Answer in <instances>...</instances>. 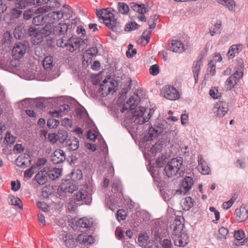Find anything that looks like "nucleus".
<instances>
[{"label": "nucleus", "instance_id": "nucleus-1", "mask_svg": "<svg viewBox=\"0 0 248 248\" xmlns=\"http://www.w3.org/2000/svg\"><path fill=\"white\" fill-rule=\"evenodd\" d=\"M140 99L139 94H134L131 96L122 106L120 110L122 113H128L131 111V119L135 124H144L147 122L153 114L154 110L148 109L143 107H139L138 109L135 110L139 104Z\"/></svg>", "mask_w": 248, "mask_h": 248}, {"label": "nucleus", "instance_id": "nucleus-2", "mask_svg": "<svg viewBox=\"0 0 248 248\" xmlns=\"http://www.w3.org/2000/svg\"><path fill=\"white\" fill-rule=\"evenodd\" d=\"M87 39L82 40L79 37L72 36L68 39L61 38L56 41V45L58 47L65 48L70 52H73L77 49H83L87 46Z\"/></svg>", "mask_w": 248, "mask_h": 248}, {"label": "nucleus", "instance_id": "nucleus-3", "mask_svg": "<svg viewBox=\"0 0 248 248\" xmlns=\"http://www.w3.org/2000/svg\"><path fill=\"white\" fill-rule=\"evenodd\" d=\"M71 109V107L68 104H64L60 105L58 110L49 111L50 117L48 118L46 124H72L71 119L64 117L63 115L66 114Z\"/></svg>", "mask_w": 248, "mask_h": 248}, {"label": "nucleus", "instance_id": "nucleus-4", "mask_svg": "<svg viewBox=\"0 0 248 248\" xmlns=\"http://www.w3.org/2000/svg\"><path fill=\"white\" fill-rule=\"evenodd\" d=\"M96 15L99 19H102L104 24L113 31L120 32L122 31L121 23L114 17V15L108 8L96 10Z\"/></svg>", "mask_w": 248, "mask_h": 248}, {"label": "nucleus", "instance_id": "nucleus-5", "mask_svg": "<svg viewBox=\"0 0 248 248\" xmlns=\"http://www.w3.org/2000/svg\"><path fill=\"white\" fill-rule=\"evenodd\" d=\"M183 159L181 157H177L171 159L166 165L164 170L169 178L173 177L179 175L180 176L183 173Z\"/></svg>", "mask_w": 248, "mask_h": 248}, {"label": "nucleus", "instance_id": "nucleus-6", "mask_svg": "<svg viewBox=\"0 0 248 248\" xmlns=\"http://www.w3.org/2000/svg\"><path fill=\"white\" fill-rule=\"evenodd\" d=\"M118 86V82L110 77L105 78L100 85L99 93L103 97L113 94Z\"/></svg>", "mask_w": 248, "mask_h": 248}, {"label": "nucleus", "instance_id": "nucleus-7", "mask_svg": "<svg viewBox=\"0 0 248 248\" xmlns=\"http://www.w3.org/2000/svg\"><path fill=\"white\" fill-rule=\"evenodd\" d=\"M243 76V68L241 65L238 67L236 71L230 76L225 82L224 88L226 91H230L238 84Z\"/></svg>", "mask_w": 248, "mask_h": 248}, {"label": "nucleus", "instance_id": "nucleus-8", "mask_svg": "<svg viewBox=\"0 0 248 248\" xmlns=\"http://www.w3.org/2000/svg\"><path fill=\"white\" fill-rule=\"evenodd\" d=\"M29 47V44L26 41L16 43L12 49L13 57L16 59L21 58L26 53Z\"/></svg>", "mask_w": 248, "mask_h": 248}, {"label": "nucleus", "instance_id": "nucleus-9", "mask_svg": "<svg viewBox=\"0 0 248 248\" xmlns=\"http://www.w3.org/2000/svg\"><path fill=\"white\" fill-rule=\"evenodd\" d=\"M78 123L82 124H94L93 120L89 117L88 114L83 107L78 108L76 110V116Z\"/></svg>", "mask_w": 248, "mask_h": 248}, {"label": "nucleus", "instance_id": "nucleus-10", "mask_svg": "<svg viewBox=\"0 0 248 248\" xmlns=\"http://www.w3.org/2000/svg\"><path fill=\"white\" fill-rule=\"evenodd\" d=\"M161 93L165 98L170 100H175L179 97V92L176 88L170 85L164 87Z\"/></svg>", "mask_w": 248, "mask_h": 248}, {"label": "nucleus", "instance_id": "nucleus-11", "mask_svg": "<svg viewBox=\"0 0 248 248\" xmlns=\"http://www.w3.org/2000/svg\"><path fill=\"white\" fill-rule=\"evenodd\" d=\"M91 196L88 192L83 189H81L77 191L74 195V199L76 202H80L81 204H89L91 202Z\"/></svg>", "mask_w": 248, "mask_h": 248}, {"label": "nucleus", "instance_id": "nucleus-12", "mask_svg": "<svg viewBox=\"0 0 248 248\" xmlns=\"http://www.w3.org/2000/svg\"><path fill=\"white\" fill-rule=\"evenodd\" d=\"M78 188V186L75 181L72 180H65L62 182L60 189L65 193H72Z\"/></svg>", "mask_w": 248, "mask_h": 248}, {"label": "nucleus", "instance_id": "nucleus-13", "mask_svg": "<svg viewBox=\"0 0 248 248\" xmlns=\"http://www.w3.org/2000/svg\"><path fill=\"white\" fill-rule=\"evenodd\" d=\"M184 224L182 223L180 217H177L170 225L171 238L183 232Z\"/></svg>", "mask_w": 248, "mask_h": 248}, {"label": "nucleus", "instance_id": "nucleus-14", "mask_svg": "<svg viewBox=\"0 0 248 248\" xmlns=\"http://www.w3.org/2000/svg\"><path fill=\"white\" fill-rule=\"evenodd\" d=\"M28 32L30 36L31 37V42L34 45H38L41 43L45 38L39 30L34 27H30L28 29Z\"/></svg>", "mask_w": 248, "mask_h": 248}, {"label": "nucleus", "instance_id": "nucleus-15", "mask_svg": "<svg viewBox=\"0 0 248 248\" xmlns=\"http://www.w3.org/2000/svg\"><path fill=\"white\" fill-rule=\"evenodd\" d=\"M213 110L217 117H222L228 111V105L225 102L219 101L215 104Z\"/></svg>", "mask_w": 248, "mask_h": 248}, {"label": "nucleus", "instance_id": "nucleus-16", "mask_svg": "<svg viewBox=\"0 0 248 248\" xmlns=\"http://www.w3.org/2000/svg\"><path fill=\"white\" fill-rule=\"evenodd\" d=\"M171 239L176 246L185 247L189 242V236L185 232H184L178 235L172 236Z\"/></svg>", "mask_w": 248, "mask_h": 248}, {"label": "nucleus", "instance_id": "nucleus-17", "mask_svg": "<svg viewBox=\"0 0 248 248\" xmlns=\"http://www.w3.org/2000/svg\"><path fill=\"white\" fill-rule=\"evenodd\" d=\"M193 184V179L191 177H186L183 181L180 189L176 191V193L177 194H185L191 188Z\"/></svg>", "mask_w": 248, "mask_h": 248}, {"label": "nucleus", "instance_id": "nucleus-18", "mask_svg": "<svg viewBox=\"0 0 248 248\" xmlns=\"http://www.w3.org/2000/svg\"><path fill=\"white\" fill-rule=\"evenodd\" d=\"M169 49L174 52L181 53L184 50L183 43L178 40H172L169 43Z\"/></svg>", "mask_w": 248, "mask_h": 248}, {"label": "nucleus", "instance_id": "nucleus-19", "mask_svg": "<svg viewBox=\"0 0 248 248\" xmlns=\"http://www.w3.org/2000/svg\"><path fill=\"white\" fill-rule=\"evenodd\" d=\"M53 26V35H64L67 31L68 26L67 24L63 22H61L59 24Z\"/></svg>", "mask_w": 248, "mask_h": 248}, {"label": "nucleus", "instance_id": "nucleus-20", "mask_svg": "<svg viewBox=\"0 0 248 248\" xmlns=\"http://www.w3.org/2000/svg\"><path fill=\"white\" fill-rule=\"evenodd\" d=\"M48 168L45 167L43 169L39 171L35 176V179L40 185L45 184L47 180V171Z\"/></svg>", "mask_w": 248, "mask_h": 248}, {"label": "nucleus", "instance_id": "nucleus-21", "mask_svg": "<svg viewBox=\"0 0 248 248\" xmlns=\"http://www.w3.org/2000/svg\"><path fill=\"white\" fill-rule=\"evenodd\" d=\"M235 217L238 222H242L248 218V209L245 207H241L235 210Z\"/></svg>", "mask_w": 248, "mask_h": 248}, {"label": "nucleus", "instance_id": "nucleus-22", "mask_svg": "<svg viewBox=\"0 0 248 248\" xmlns=\"http://www.w3.org/2000/svg\"><path fill=\"white\" fill-rule=\"evenodd\" d=\"M198 169L200 172L202 174H209L210 169L207 165V162L203 159L201 155L198 156Z\"/></svg>", "mask_w": 248, "mask_h": 248}, {"label": "nucleus", "instance_id": "nucleus-23", "mask_svg": "<svg viewBox=\"0 0 248 248\" xmlns=\"http://www.w3.org/2000/svg\"><path fill=\"white\" fill-rule=\"evenodd\" d=\"M164 125H151V126L149 128V134L152 140L162 133L163 129L161 126Z\"/></svg>", "mask_w": 248, "mask_h": 248}, {"label": "nucleus", "instance_id": "nucleus-24", "mask_svg": "<svg viewBox=\"0 0 248 248\" xmlns=\"http://www.w3.org/2000/svg\"><path fill=\"white\" fill-rule=\"evenodd\" d=\"M65 146L69 150L75 151L79 147L78 140L74 137H70L66 140Z\"/></svg>", "mask_w": 248, "mask_h": 248}, {"label": "nucleus", "instance_id": "nucleus-25", "mask_svg": "<svg viewBox=\"0 0 248 248\" xmlns=\"http://www.w3.org/2000/svg\"><path fill=\"white\" fill-rule=\"evenodd\" d=\"M65 159L64 152L61 149H57L52 156V161L54 164H59L62 162Z\"/></svg>", "mask_w": 248, "mask_h": 248}, {"label": "nucleus", "instance_id": "nucleus-26", "mask_svg": "<svg viewBox=\"0 0 248 248\" xmlns=\"http://www.w3.org/2000/svg\"><path fill=\"white\" fill-rule=\"evenodd\" d=\"M61 236L67 247L72 248L75 247V242L72 234L63 232Z\"/></svg>", "mask_w": 248, "mask_h": 248}, {"label": "nucleus", "instance_id": "nucleus-27", "mask_svg": "<svg viewBox=\"0 0 248 248\" xmlns=\"http://www.w3.org/2000/svg\"><path fill=\"white\" fill-rule=\"evenodd\" d=\"M26 33L25 25L24 24L18 25L15 28L14 34L15 37L18 39L23 38Z\"/></svg>", "mask_w": 248, "mask_h": 248}, {"label": "nucleus", "instance_id": "nucleus-28", "mask_svg": "<svg viewBox=\"0 0 248 248\" xmlns=\"http://www.w3.org/2000/svg\"><path fill=\"white\" fill-rule=\"evenodd\" d=\"M20 76L21 78L26 80H32L35 78L34 73L30 68H24L21 69Z\"/></svg>", "mask_w": 248, "mask_h": 248}, {"label": "nucleus", "instance_id": "nucleus-29", "mask_svg": "<svg viewBox=\"0 0 248 248\" xmlns=\"http://www.w3.org/2000/svg\"><path fill=\"white\" fill-rule=\"evenodd\" d=\"M94 238L92 235L80 234L78 235L77 240L80 244L88 245L94 243Z\"/></svg>", "mask_w": 248, "mask_h": 248}, {"label": "nucleus", "instance_id": "nucleus-30", "mask_svg": "<svg viewBox=\"0 0 248 248\" xmlns=\"http://www.w3.org/2000/svg\"><path fill=\"white\" fill-rule=\"evenodd\" d=\"M30 161L29 156H26L25 155H21L17 158L16 164L19 167L25 168L29 165Z\"/></svg>", "mask_w": 248, "mask_h": 248}, {"label": "nucleus", "instance_id": "nucleus-31", "mask_svg": "<svg viewBox=\"0 0 248 248\" xmlns=\"http://www.w3.org/2000/svg\"><path fill=\"white\" fill-rule=\"evenodd\" d=\"M62 169L59 168H52L47 171L48 177L51 180H55L60 177L62 173Z\"/></svg>", "mask_w": 248, "mask_h": 248}, {"label": "nucleus", "instance_id": "nucleus-32", "mask_svg": "<svg viewBox=\"0 0 248 248\" xmlns=\"http://www.w3.org/2000/svg\"><path fill=\"white\" fill-rule=\"evenodd\" d=\"M47 24L39 31L44 37L50 35H53V26L51 23L46 22Z\"/></svg>", "mask_w": 248, "mask_h": 248}, {"label": "nucleus", "instance_id": "nucleus-33", "mask_svg": "<svg viewBox=\"0 0 248 248\" xmlns=\"http://www.w3.org/2000/svg\"><path fill=\"white\" fill-rule=\"evenodd\" d=\"M131 8L135 12H137L141 15H144L148 12L147 8L143 4H138L135 3H131Z\"/></svg>", "mask_w": 248, "mask_h": 248}, {"label": "nucleus", "instance_id": "nucleus-34", "mask_svg": "<svg viewBox=\"0 0 248 248\" xmlns=\"http://www.w3.org/2000/svg\"><path fill=\"white\" fill-rule=\"evenodd\" d=\"M46 17V15H39L33 18L32 23L35 26L43 25L45 23L48 22L47 18Z\"/></svg>", "mask_w": 248, "mask_h": 248}, {"label": "nucleus", "instance_id": "nucleus-35", "mask_svg": "<svg viewBox=\"0 0 248 248\" xmlns=\"http://www.w3.org/2000/svg\"><path fill=\"white\" fill-rule=\"evenodd\" d=\"M14 2L16 8L20 9H25L28 6L31 5V0H15Z\"/></svg>", "mask_w": 248, "mask_h": 248}, {"label": "nucleus", "instance_id": "nucleus-36", "mask_svg": "<svg viewBox=\"0 0 248 248\" xmlns=\"http://www.w3.org/2000/svg\"><path fill=\"white\" fill-rule=\"evenodd\" d=\"M43 65L46 70L51 69L54 66L53 58L51 56L45 57L42 62Z\"/></svg>", "mask_w": 248, "mask_h": 248}, {"label": "nucleus", "instance_id": "nucleus-37", "mask_svg": "<svg viewBox=\"0 0 248 248\" xmlns=\"http://www.w3.org/2000/svg\"><path fill=\"white\" fill-rule=\"evenodd\" d=\"M221 26V22L217 21L215 25L211 27L209 31L211 36H213L216 34L220 33Z\"/></svg>", "mask_w": 248, "mask_h": 248}, {"label": "nucleus", "instance_id": "nucleus-38", "mask_svg": "<svg viewBox=\"0 0 248 248\" xmlns=\"http://www.w3.org/2000/svg\"><path fill=\"white\" fill-rule=\"evenodd\" d=\"M34 99L32 98H26L20 102V105L24 108H32L33 106Z\"/></svg>", "mask_w": 248, "mask_h": 248}, {"label": "nucleus", "instance_id": "nucleus-39", "mask_svg": "<svg viewBox=\"0 0 248 248\" xmlns=\"http://www.w3.org/2000/svg\"><path fill=\"white\" fill-rule=\"evenodd\" d=\"M9 203L11 205L17 206L20 208H21L22 207L21 200L18 197L13 195L9 196Z\"/></svg>", "mask_w": 248, "mask_h": 248}, {"label": "nucleus", "instance_id": "nucleus-40", "mask_svg": "<svg viewBox=\"0 0 248 248\" xmlns=\"http://www.w3.org/2000/svg\"><path fill=\"white\" fill-rule=\"evenodd\" d=\"M193 200L190 197H186L182 203V207L185 210H188L193 206Z\"/></svg>", "mask_w": 248, "mask_h": 248}, {"label": "nucleus", "instance_id": "nucleus-41", "mask_svg": "<svg viewBox=\"0 0 248 248\" xmlns=\"http://www.w3.org/2000/svg\"><path fill=\"white\" fill-rule=\"evenodd\" d=\"M46 163V159L44 158H39L32 165L37 171L41 169Z\"/></svg>", "mask_w": 248, "mask_h": 248}, {"label": "nucleus", "instance_id": "nucleus-42", "mask_svg": "<svg viewBox=\"0 0 248 248\" xmlns=\"http://www.w3.org/2000/svg\"><path fill=\"white\" fill-rule=\"evenodd\" d=\"M200 69V62H196L194 63L192 71L195 78V82L197 83L198 80V74Z\"/></svg>", "mask_w": 248, "mask_h": 248}, {"label": "nucleus", "instance_id": "nucleus-43", "mask_svg": "<svg viewBox=\"0 0 248 248\" xmlns=\"http://www.w3.org/2000/svg\"><path fill=\"white\" fill-rule=\"evenodd\" d=\"M118 9L121 14H126L129 11V7L126 3L119 2L118 4Z\"/></svg>", "mask_w": 248, "mask_h": 248}, {"label": "nucleus", "instance_id": "nucleus-44", "mask_svg": "<svg viewBox=\"0 0 248 248\" xmlns=\"http://www.w3.org/2000/svg\"><path fill=\"white\" fill-rule=\"evenodd\" d=\"M57 135L58 136V140L61 143H64L67 140V132L65 130H61Z\"/></svg>", "mask_w": 248, "mask_h": 248}, {"label": "nucleus", "instance_id": "nucleus-45", "mask_svg": "<svg viewBox=\"0 0 248 248\" xmlns=\"http://www.w3.org/2000/svg\"><path fill=\"white\" fill-rule=\"evenodd\" d=\"M78 225L81 228H88L90 227V222L88 219L82 218L78 220Z\"/></svg>", "mask_w": 248, "mask_h": 248}, {"label": "nucleus", "instance_id": "nucleus-46", "mask_svg": "<svg viewBox=\"0 0 248 248\" xmlns=\"http://www.w3.org/2000/svg\"><path fill=\"white\" fill-rule=\"evenodd\" d=\"M46 18H47L48 22L51 23V24L54 21L59 20V19L57 17V14L55 12L49 13L47 15H46Z\"/></svg>", "mask_w": 248, "mask_h": 248}, {"label": "nucleus", "instance_id": "nucleus-47", "mask_svg": "<svg viewBox=\"0 0 248 248\" xmlns=\"http://www.w3.org/2000/svg\"><path fill=\"white\" fill-rule=\"evenodd\" d=\"M98 53V50L96 46H93L89 49L86 50L85 55H88L90 56V59L95 56Z\"/></svg>", "mask_w": 248, "mask_h": 248}, {"label": "nucleus", "instance_id": "nucleus-48", "mask_svg": "<svg viewBox=\"0 0 248 248\" xmlns=\"http://www.w3.org/2000/svg\"><path fill=\"white\" fill-rule=\"evenodd\" d=\"M72 180L78 181L80 180L82 178V172L79 170H77L71 173Z\"/></svg>", "mask_w": 248, "mask_h": 248}, {"label": "nucleus", "instance_id": "nucleus-49", "mask_svg": "<svg viewBox=\"0 0 248 248\" xmlns=\"http://www.w3.org/2000/svg\"><path fill=\"white\" fill-rule=\"evenodd\" d=\"M223 6L227 7L229 10L231 11H235V8L236 6L235 2L233 0H226Z\"/></svg>", "mask_w": 248, "mask_h": 248}, {"label": "nucleus", "instance_id": "nucleus-50", "mask_svg": "<svg viewBox=\"0 0 248 248\" xmlns=\"http://www.w3.org/2000/svg\"><path fill=\"white\" fill-rule=\"evenodd\" d=\"M37 171V170L35 169L34 167L32 166L30 168L25 171L24 177L28 178H31L33 174Z\"/></svg>", "mask_w": 248, "mask_h": 248}, {"label": "nucleus", "instance_id": "nucleus-51", "mask_svg": "<svg viewBox=\"0 0 248 248\" xmlns=\"http://www.w3.org/2000/svg\"><path fill=\"white\" fill-rule=\"evenodd\" d=\"M139 26L138 24L135 22L130 23H127L125 26L124 30L126 31H130L136 30Z\"/></svg>", "mask_w": 248, "mask_h": 248}, {"label": "nucleus", "instance_id": "nucleus-52", "mask_svg": "<svg viewBox=\"0 0 248 248\" xmlns=\"http://www.w3.org/2000/svg\"><path fill=\"white\" fill-rule=\"evenodd\" d=\"M235 201L236 198L232 197L228 201L224 202L222 204L223 208L226 210L229 209Z\"/></svg>", "mask_w": 248, "mask_h": 248}, {"label": "nucleus", "instance_id": "nucleus-53", "mask_svg": "<svg viewBox=\"0 0 248 248\" xmlns=\"http://www.w3.org/2000/svg\"><path fill=\"white\" fill-rule=\"evenodd\" d=\"M148 239H149V237L148 236V235L146 234L141 233L139 236L138 239L139 242L141 243V244L140 245L142 247H145V245H144V244L147 243H146V242L147 241Z\"/></svg>", "mask_w": 248, "mask_h": 248}, {"label": "nucleus", "instance_id": "nucleus-54", "mask_svg": "<svg viewBox=\"0 0 248 248\" xmlns=\"http://www.w3.org/2000/svg\"><path fill=\"white\" fill-rule=\"evenodd\" d=\"M46 3L47 7H49L50 8H59L61 6L60 3L57 0H48Z\"/></svg>", "mask_w": 248, "mask_h": 248}, {"label": "nucleus", "instance_id": "nucleus-55", "mask_svg": "<svg viewBox=\"0 0 248 248\" xmlns=\"http://www.w3.org/2000/svg\"><path fill=\"white\" fill-rule=\"evenodd\" d=\"M219 236V237L220 238H226L228 234V230L223 227H221L218 230Z\"/></svg>", "mask_w": 248, "mask_h": 248}, {"label": "nucleus", "instance_id": "nucleus-56", "mask_svg": "<svg viewBox=\"0 0 248 248\" xmlns=\"http://www.w3.org/2000/svg\"><path fill=\"white\" fill-rule=\"evenodd\" d=\"M15 138L9 132H7L4 138V142L7 144H13L15 142Z\"/></svg>", "mask_w": 248, "mask_h": 248}, {"label": "nucleus", "instance_id": "nucleus-57", "mask_svg": "<svg viewBox=\"0 0 248 248\" xmlns=\"http://www.w3.org/2000/svg\"><path fill=\"white\" fill-rule=\"evenodd\" d=\"M150 74L153 76L157 75L159 72V66L157 64H154L149 69Z\"/></svg>", "mask_w": 248, "mask_h": 248}, {"label": "nucleus", "instance_id": "nucleus-58", "mask_svg": "<svg viewBox=\"0 0 248 248\" xmlns=\"http://www.w3.org/2000/svg\"><path fill=\"white\" fill-rule=\"evenodd\" d=\"M34 16V12L33 10L31 9L24 11L23 13V18L25 20L31 19Z\"/></svg>", "mask_w": 248, "mask_h": 248}, {"label": "nucleus", "instance_id": "nucleus-59", "mask_svg": "<svg viewBox=\"0 0 248 248\" xmlns=\"http://www.w3.org/2000/svg\"><path fill=\"white\" fill-rule=\"evenodd\" d=\"M238 48L236 46H232L230 48L227 55L229 58H232L234 56V54L237 52Z\"/></svg>", "mask_w": 248, "mask_h": 248}, {"label": "nucleus", "instance_id": "nucleus-60", "mask_svg": "<svg viewBox=\"0 0 248 248\" xmlns=\"http://www.w3.org/2000/svg\"><path fill=\"white\" fill-rule=\"evenodd\" d=\"M98 136L95 131L89 130L87 133V138L91 141H95Z\"/></svg>", "mask_w": 248, "mask_h": 248}, {"label": "nucleus", "instance_id": "nucleus-61", "mask_svg": "<svg viewBox=\"0 0 248 248\" xmlns=\"http://www.w3.org/2000/svg\"><path fill=\"white\" fill-rule=\"evenodd\" d=\"M245 236V233L242 230H238L235 232L234 234V238L237 240H242Z\"/></svg>", "mask_w": 248, "mask_h": 248}, {"label": "nucleus", "instance_id": "nucleus-62", "mask_svg": "<svg viewBox=\"0 0 248 248\" xmlns=\"http://www.w3.org/2000/svg\"><path fill=\"white\" fill-rule=\"evenodd\" d=\"M157 20V16L156 15H154L153 16H151V18L148 20V23L149 24V28L150 29H154L156 25V23L155 22V20Z\"/></svg>", "mask_w": 248, "mask_h": 248}, {"label": "nucleus", "instance_id": "nucleus-63", "mask_svg": "<svg viewBox=\"0 0 248 248\" xmlns=\"http://www.w3.org/2000/svg\"><path fill=\"white\" fill-rule=\"evenodd\" d=\"M126 214L124 210L120 209L117 211V217L119 220H124L125 218Z\"/></svg>", "mask_w": 248, "mask_h": 248}, {"label": "nucleus", "instance_id": "nucleus-64", "mask_svg": "<svg viewBox=\"0 0 248 248\" xmlns=\"http://www.w3.org/2000/svg\"><path fill=\"white\" fill-rule=\"evenodd\" d=\"M162 248H172V244L170 240L165 239L163 240L162 243Z\"/></svg>", "mask_w": 248, "mask_h": 248}]
</instances>
